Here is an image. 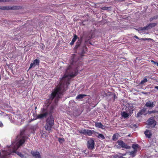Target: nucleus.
<instances>
[{"label": "nucleus", "instance_id": "1", "mask_svg": "<svg viewBox=\"0 0 158 158\" xmlns=\"http://www.w3.org/2000/svg\"><path fill=\"white\" fill-rule=\"evenodd\" d=\"M66 73L68 74L64 75L61 80V83L54 89V91L52 93L49 98V100L46 101L45 105L41 108L40 110V114L37 115L36 119H43L46 118L49 113H51L53 110L54 106L51 105L50 106L51 102L49 100H52L57 96L55 100V103L58 102L59 98H61V95L66 90L64 87V85L67 87L70 84V82L72 78L76 76L77 74L75 72H73L72 69L69 67L66 70Z\"/></svg>", "mask_w": 158, "mask_h": 158}, {"label": "nucleus", "instance_id": "2", "mask_svg": "<svg viewBox=\"0 0 158 158\" xmlns=\"http://www.w3.org/2000/svg\"><path fill=\"white\" fill-rule=\"evenodd\" d=\"M28 137L27 136H21L20 135H18L16 139V144L14 145L15 149L18 150L21 146L23 144Z\"/></svg>", "mask_w": 158, "mask_h": 158}, {"label": "nucleus", "instance_id": "3", "mask_svg": "<svg viewBox=\"0 0 158 158\" xmlns=\"http://www.w3.org/2000/svg\"><path fill=\"white\" fill-rule=\"evenodd\" d=\"M54 118L51 115L48 117L46 120V123L44 127L46 130L50 131L54 125Z\"/></svg>", "mask_w": 158, "mask_h": 158}, {"label": "nucleus", "instance_id": "4", "mask_svg": "<svg viewBox=\"0 0 158 158\" xmlns=\"http://www.w3.org/2000/svg\"><path fill=\"white\" fill-rule=\"evenodd\" d=\"M148 125L154 127L156 123V121L154 119V117H151L147 121Z\"/></svg>", "mask_w": 158, "mask_h": 158}, {"label": "nucleus", "instance_id": "5", "mask_svg": "<svg viewBox=\"0 0 158 158\" xmlns=\"http://www.w3.org/2000/svg\"><path fill=\"white\" fill-rule=\"evenodd\" d=\"M157 23H151L148 24L145 27H141L140 29L142 30H148L155 27Z\"/></svg>", "mask_w": 158, "mask_h": 158}, {"label": "nucleus", "instance_id": "6", "mask_svg": "<svg viewBox=\"0 0 158 158\" xmlns=\"http://www.w3.org/2000/svg\"><path fill=\"white\" fill-rule=\"evenodd\" d=\"M95 143L93 139H90L87 142V148L90 150H93L94 148Z\"/></svg>", "mask_w": 158, "mask_h": 158}, {"label": "nucleus", "instance_id": "7", "mask_svg": "<svg viewBox=\"0 0 158 158\" xmlns=\"http://www.w3.org/2000/svg\"><path fill=\"white\" fill-rule=\"evenodd\" d=\"M118 144L122 148L126 149H129L130 147L127 145V144L124 143L122 140H118L117 141Z\"/></svg>", "mask_w": 158, "mask_h": 158}, {"label": "nucleus", "instance_id": "8", "mask_svg": "<svg viewBox=\"0 0 158 158\" xmlns=\"http://www.w3.org/2000/svg\"><path fill=\"white\" fill-rule=\"evenodd\" d=\"M31 153L34 158H41V155L39 152L31 151Z\"/></svg>", "mask_w": 158, "mask_h": 158}, {"label": "nucleus", "instance_id": "9", "mask_svg": "<svg viewBox=\"0 0 158 158\" xmlns=\"http://www.w3.org/2000/svg\"><path fill=\"white\" fill-rule=\"evenodd\" d=\"M40 60L37 59H36L33 61V63L31 64L29 69H31L32 67H34L36 65H38L39 64Z\"/></svg>", "mask_w": 158, "mask_h": 158}, {"label": "nucleus", "instance_id": "10", "mask_svg": "<svg viewBox=\"0 0 158 158\" xmlns=\"http://www.w3.org/2000/svg\"><path fill=\"white\" fill-rule=\"evenodd\" d=\"M17 150L15 149L14 147V149L13 151L11 152H10V155L11 154L12 152L15 153L21 158H26V156L22 154L21 152L17 151Z\"/></svg>", "mask_w": 158, "mask_h": 158}, {"label": "nucleus", "instance_id": "11", "mask_svg": "<svg viewBox=\"0 0 158 158\" xmlns=\"http://www.w3.org/2000/svg\"><path fill=\"white\" fill-rule=\"evenodd\" d=\"M146 137L148 138H150L152 135V134L150 131L148 130H146L144 132Z\"/></svg>", "mask_w": 158, "mask_h": 158}, {"label": "nucleus", "instance_id": "12", "mask_svg": "<svg viewBox=\"0 0 158 158\" xmlns=\"http://www.w3.org/2000/svg\"><path fill=\"white\" fill-rule=\"evenodd\" d=\"M95 126L97 127L100 128L102 129H105L103 127H106L105 126L103 125L101 122H95Z\"/></svg>", "mask_w": 158, "mask_h": 158}, {"label": "nucleus", "instance_id": "13", "mask_svg": "<svg viewBox=\"0 0 158 158\" xmlns=\"http://www.w3.org/2000/svg\"><path fill=\"white\" fill-rule=\"evenodd\" d=\"M145 106L147 107L152 108L154 106V103L152 102H151L150 101H148L146 103Z\"/></svg>", "mask_w": 158, "mask_h": 158}, {"label": "nucleus", "instance_id": "14", "mask_svg": "<svg viewBox=\"0 0 158 158\" xmlns=\"http://www.w3.org/2000/svg\"><path fill=\"white\" fill-rule=\"evenodd\" d=\"M106 96H113V101L114 102L116 98V95L115 93L111 92H108L106 95Z\"/></svg>", "mask_w": 158, "mask_h": 158}, {"label": "nucleus", "instance_id": "15", "mask_svg": "<svg viewBox=\"0 0 158 158\" xmlns=\"http://www.w3.org/2000/svg\"><path fill=\"white\" fill-rule=\"evenodd\" d=\"M96 134H98V132H96L94 130H87V135L89 136H91L93 134L96 135Z\"/></svg>", "mask_w": 158, "mask_h": 158}, {"label": "nucleus", "instance_id": "16", "mask_svg": "<svg viewBox=\"0 0 158 158\" xmlns=\"http://www.w3.org/2000/svg\"><path fill=\"white\" fill-rule=\"evenodd\" d=\"M87 50V48L86 46L85 45L82 46L81 50V56H83V55L85 53V52Z\"/></svg>", "mask_w": 158, "mask_h": 158}, {"label": "nucleus", "instance_id": "17", "mask_svg": "<svg viewBox=\"0 0 158 158\" xmlns=\"http://www.w3.org/2000/svg\"><path fill=\"white\" fill-rule=\"evenodd\" d=\"M87 95L85 94H79L76 98L77 100H80L84 98Z\"/></svg>", "mask_w": 158, "mask_h": 158}, {"label": "nucleus", "instance_id": "18", "mask_svg": "<svg viewBox=\"0 0 158 158\" xmlns=\"http://www.w3.org/2000/svg\"><path fill=\"white\" fill-rule=\"evenodd\" d=\"M145 110L144 109H142L141 110H140L137 113L136 117H139L142 115L143 113L145 112Z\"/></svg>", "mask_w": 158, "mask_h": 158}, {"label": "nucleus", "instance_id": "19", "mask_svg": "<svg viewBox=\"0 0 158 158\" xmlns=\"http://www.w3.org/2000/svg\"><path fill=\"white\" fill-rule=\"evenodd\" d=\"M81 42V40L79 39L78 41L77 42L76 45L74 47V49L75 50H77L78 48L80 46Z\"/></svg>", "mask_w": 158, "mask_h": 158}, {"label": "nucleus", "instance_id": "20", "mask_svg": "<svg viewBox=\"0 0 158 158\" xmlns=\"http://www.w3.org/2000/svg\"><path fill=\"white\" fill-rule=\"evenodd\" d=\"M77 35H76V34H74V37H73V39L72 41H71V42L70 43V44L71 45H73L74 44V43L76 41V40L77 39Z\"/></svg>", "mask_w": 158, "mask_h": 158}, {"label": "nucleus", "instance_id": "21", "mask_svg": "<svg viewBox=\"0 0 158 158\" xmlns=\"http://www.w3.org/2000/svg\"><path fill=\"white\" fill-rule=\"evenodd\" d=\"M97 135H98V136H97L98 138L99 139H105V137L103 134L98 132V134H96V135H95L96 136Z\"/></svg>", "mask_w": 158, "mask_h": 158}, {"label": "nucleus", "instance_id": "22", "mask_svg": "<svg viewBox=\"0 0 158 158\" xmlns=\"http://www.w3.org/2000/svg\"><path fill=\"white\" fill-rule=\"evenodd\" d=\"M132 148L134 149V150L135 151H137V149L139 148V146L138 144H133L132 146Z\"/></svg>", "mask_w": 158, "mask_h": 158}, {"label": "nucleus", "instance_id": "23", "mask_svg": "<svg viewBox=\"0 0 158 158\" xmlns=\"http://www.w3.org/2000/svg\"><path fill=\"white\" fill-rule=\"evenodd\" d=\"M21 8V7L19 6H10L11 10H19Z\"/></svg>", "mask_w": 158, "mask_h": 158}, {"label": "nucleus", "instance_id": "24", "mask_svg": "<svg viewBox=\"0 0 158 158\" xmlns=\"http://www.w3.org/2000/svg\"><path fill=\"white\" fill-rule=\"evenodd\" d=\"M122 116L124 118H126L128 117L129 114L126 113L125 111H123L122 112Z\"/></svg>", "mask_w": 158, "mask_h": 158}, {"label": "nucleus", "instance_id": "25", "mask_svg": "<svg viewBox=\"0 0 158 158\" xmlns=\"http://www.w3.org/2000/svg\"><path fill=\"white\" fill-rule=\"evenodd\" d=\"M118 139V134H114L112 136V139L113 141H116Z\"/></svg>", "mask_w": 158, "mask_h": 158}, {"label": "nucleus", "instance_id": "26", "mask_svg": "<svg viewBox=\"0 0 158 158\" xmlns=\"http://www.w3.org/2000/svg\"><path fill=\"white\" fill-rule=\"evenodd\" d=\"M157 19H158V15H156L153 17H151L149 19V21L150 22L152 21L153 20H156Z\"/></svg>", "mask_w": 158, "mask_h": 158}, {"label": "nucleus", "instance_id": "27", "mask_svg": "<svg viewBox=\"0 0 158 158\" xmlns=\"http://www.w3.org/2000/svg\"><path fill=\"white\" fill-rule=\"evenodd\" d=\"M137 151H135L134 150L131 151L130 152V154L132 157H134L135 156V153Z\"/></svg>", "mask_w": 158, "mask_h": 158}, {"label": "nucleus", "instance_id": "28", "mask_svg": "<svg viewBox=\"0 0 158 158\" xmlns=\"http://www.w3.org/2000/svg\"><path fill=\"white\" fill-rule=\"evenodd\" d=\"M10 9L9 7L0 6V9L2 10H8Z\"/></svg>", "mask_w": 158, "mask_h": 158}, {"label": "nucleus", "instance_id": "29", "mask_svg": "<svg viewBox=\"0 0 158 158\" xmlns=\"http://www.w3.org/2000/svg\"><path fill=\"white\" fill-rule=\"evenodd\" d=\"M148 81V80L147 78H144L143 80H142L140 82V84L141 85L145 83Z\"/></svg>", "mask_w": 158, "mask_h": 158}, {"label": "nucleus", "instance_id": "30", "mask_svg": "<svg viewBox=\"0 0 158 158\" xmlns=\"http://www.w3.org/2000/svg\"><path fill=\"white\" fill-rule=\"evenodd\" d=\"M87 130L84 129L83 130H82L81 131H80V133L81 134H82L84 135H87Z\"/></svg>", "mask_w": 158, "mask_h": 158}, {"label": "nucleus", "instance_id": "31", "mask_svg": "<svg viewBox=\"0 0 158 158\" xmlns=\"http://www.w3.org/2000/svg\"><path fill=\"white\" fill-rule=\"evenodd\" d=\"M64 141V139L63 138H59L58 141L60 143H62Z\"/></svg>", "mask_w": 158, "mask_h": 158}, {"label": "nucleus", "instance_id": "32", "mask_svg": "<svg viewBox=\"0 0 158 158\" xmlns=\"http://www.w3.org/2000/svg\"><path fill=\"white\" fill-rule=\"evenodd\" d=\"M113 158H120V156L116 154L114 155Z\"/></svg>", "mask_w": 158, "mask_h": 158}, {"label": "nucleus", "instance_id": "33", "mask_svg": "<svg viewBox=\"0 0 158 158\" xmlns=\"http://www.w3.org/2000/svg\"><path fill=\"white\" fill-rule=\"evenodd\" d=\"M140 40L145 41V40H152V39L150 38H141L140 39Z\"/></svg>", "mask_w": 158, "mask_h": 158}, {"label": "nucleus", "instance_id": "34", "mask_svg": "<svg viewBox=\"0 0 158 158\" xmlns=\"http://www.w3.org/2000/svg\"><path fill=\"white\" fill-rule=\"evenodd\" d=\"M24 133V131H22L20 132V133L19 135H20L21 136H24L23 135Z\"/></svg>", "mask_w": 158, "mask_h": 158}, {"label": "nucleus", "instance_id": "35", "mask_svg": "<svg viewBox=\"0 0 158 158\" xmlns=\"http://www.w3.org/2000/svg\"><path fill=\"white\" fill-rule=\"evenodd\" d=\"M151 62H152V63H154V64H155V65H156V64H157V62L154 61V60H151Z\"/></svg>", "mask_w": 158, "mask_h": 158}, {"label": "nucleus", "instance_id": "36", "mask_svg": "<svg viewBox=\"0 0 158 158\" xmlns=\"http://www.w3.org/2000/svg\"><path fill=\"white\" fill-rule=\"evenodd\" d=\"M9 0H0V2H8Z\"/></svg>", "mask_w": 158, "mask_h": 158}, {"label": "nucleus", "instance_id": "37", "mask_svg": "<svg viewBox=\"0 0 158 158\" xmlns=\"http://www.w3.org/2000/svg\"><path fill=\"white\" fill-rule=\"evenodd\" d=\"M119 154L120 155V156H124L126 155V153H119Z\"/></svg>", "mask_w": 158, "mask_h": 158}, {"label": "nucleus", "instance_id": "38", "mask_svg": "<svg viewBox=\"0 0 158 158\" xmlns=\"http://www.w3.org/2000/svg\"><path fill=\"white\" fill-rule=\"evenodd\" d=\"M142 94H146V95H148V92H142Z\"/></svg>", "mask_w": 158, "mask_h": 158}, {"label": "nucleus", "instance_id": "39", "mask_svg": "<svg viewBox=\"0 0 158 158\" xmlns=\"http://www.w3.org/2000/svg\"><path fill=\"white\" fill-rule=\"evenodd\" d=\"M3 125L2 123L0 121V127H2L3 126Z\"/></svg>", "mask_w": 158, "mask_h": 158}, {"label": "nucleus", "instance_id": "40", "mask_svg": "<svg viewBox=\"0 0 158 158\" xmlns=\"http://www.w3.org/2000/svg\"><path fill=\"white\" fill-rule=\"evenodd\" d=\"M149 113L150 114H151L152 113H154V111L153 110L152 111H149Z\"/></svg>", "mask_w": 158, "mask_h": 158}, {"label": "nucleus", "instance_id": "41", "mask_svg": "<svg viewBox=\"0 0 158 158\" xmlns=\"http://www.w3.org/2000/svg\"><path fill=\"white\" fill-rule=\"evenodd\" d=\"M134 37L137 39H139V38L137 36L135 35L134 36Z\"/></svg>", "mask_w": 158, "mask_h": 158}, {"label": "nucleus", "instance_id": "42", "mask_svg": "<svg viewBox=\"0 0 158 158\" xmlns=\"http://www.w3.org/2000/svg\"><path fill=\"white\" fill-rule=\"evenodd\" d=\"M155 88L157 90H158V86H156L155 87Z\"/></svg>", "mask_w": 158, "mask_h": 158}, {"label": "nucleus", "instance_id": "43", "mask_svg": "<svg viewBox=\"0 0 158 158\" xmlns=\"http://www.w3.org/2000/svg\"><path fill=\"white\" fill-rule=\"evenodd\" d=\"M120 158H127L124 157H123L122 156H120Z\"/></svg>", "mask_w": 158, "mask_h": 158}, {"label": "nucleus", "instance_id": "44", "mask_svg": "<svg viewBox=\"0 0 158 158\" xmlns=\"http://www.w3.org/2000/svg\"><path fill=\"white\" fill-rule=\"evenodd\" d=\"M132 111H133V110H132V111L130 110V113H132Z\"/></svg>", "mask_w": 158, "mask_h": 158}, {"label": "nucleus", "instance_id": "45", "mask_svg": "<svg viewBox=\"0 0 158 158\" xmlns=\"http://www.w3.org/2000/svg\"><path fill=\"white\" fill-rule=\"evenodd\" d=\"M156 65H157V66H158V63H157V64H156Z\"/></svg>", "mask_w": 158, "mask_h": 158}, {"label": "nucleus", "instance_id": "46", "mask_svg": "<svg viewBox=\"0 0 158 158\" xmlns=\"http://www.w3.org/2000/svg\"><path fill=\"white\" fill-rule=\"evenodd\" d=\"M36 108H37V107H36H36H35V109H36Z\"/></svg>", "mask_w": 158, "mask_h": 158}, {"label": "nucleus", "instance_id": "47", "mask_svg": "<svg viewBox=\"0 0 158 158\" xmlns=\"http://www.w3.org/2000/svg\"><path fill=\"white\" fill-rule=\"evenodd\" d=\"M89 44H91V43L90 42L89 43Z\"/></svg>", "mask_w": 158, "mask_h": 158}, {"label": "nucleus", "instance_id": "48", "mask_svg": "<svg viewBox=\"0 0 158 158\" xmlns=\"http://www.w3.org/2000/svg\"><path fill=\"white\" fill-rule=\"evenodd\" d=\"M113 97L112 98L113 99ZM110 99H111V98H110Z\"/></svg>", "mask_w": 158, "mask_h": 158}]
</instances>
